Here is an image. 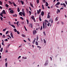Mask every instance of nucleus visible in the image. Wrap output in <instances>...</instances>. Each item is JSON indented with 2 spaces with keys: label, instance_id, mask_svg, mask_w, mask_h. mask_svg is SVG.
I'll list each match as a JSON object with an SVG mask.
<instances>
[{
  "label": "nucleus",
  "instance_id": "19",
  "mask_svg": "<svg viewBox=\"0 0 67 67\" xmlns=\"http://www.w3.org/2000/svg\"><path fill=\"white\" fill-rule=\"evenodd\" d=\"M11 26L13 27L14 28H15V26H14L13 25H11Z\"/></svg>",
  "mask_w": 67,
  "mask_h": 67
},
{
  "label": "nucleus",
  "instance_id": "36",
  "mask_svg": "<svg viewBox=\"0 0 67 67\" xmlns=\"http://www.w3.org/2000/svg\"><path fill=\"white\" fill-rule=\"evenodd\" d=\"M43 1V3H45V2H46V1H45V0H42Z\"/></svg>",
  "mask_w": 67,
  "mask_h": 67
},
{
  "label": "nucleus",
  "instance_id": "34",
  "mask_svg": "<svg viewBox=\"0 0 67 67\" xmlns=\"http://www.w3.org/2000/svg\"><path fill=\"white\" fill-rule=\"evenodd\" d=\"M22 14L23 16H25V14H24V13H22Z\"/></svg>",
  "mask_w": 67,
  "mask_h": 67
},
{
  "label": "nucleus",
  "instance_id": "49",
  "mask_svg": "<svg viewBox=\"0 0 67 67\" xmlns=\"http://www.w3.org/2000/svg\"><path fill=\"white\" fill-rule=\"evenodd\" d=\"M50 24V23H48V24L47 25V26H49Z\"/></svg>",
  "mask_w": 67,
  "mask_h": 67
},
{
  "label": "nucleus",
  "instance_id": "61",
  "mask_svg": "<svg viewBox=\"0 0 67 67\" xmlns=\"http://www.w3.org/2000/svg\"><path fill=\"white\" fill-rule=\"evenodd\" d=\"M5 60L6 61V62H7V58L5 59Z\"/></svg>",
  "mask_w": 67,
  "mask_h": 67
},
{
  "label": "nucleus",
  "instance_id": "45",
  "mask_svg": "<svg viewBox=\"0 0 67 67\" xmlns=\"http://www.w3.org/2000/svg\"><path fill=\"white\" fill-rule=\"evenodd\" d=\"M2 45H3V46H4V42H2Z\"/></svg>",
  "mask_w": 67,
  "mask_h": 67
},
{
  "label": "nucleus",
  "instance_id": "14",
  "mask_svg": "<svg viewBox=\"0 0 67 67\" xmlns=\"http://www.w3.org/2000/svg\"><path fill=\"white\" fill-rule=\"evenodd\" d=\"M19 15H21V16H22V14L21 12H19Z\"/></svg>",
  "mask_w": 67,
  "mask_h": 67
},
{
  "label": "nucleus",
  "instance_id": "42",
  "mask_svg": "<svg viewBox=\"0 0 67 67\" xmlns=\"http://www.w3.org/2000/svg\"><path fill=\"white\" fill-rule=\"evenodd\" d=\"M26 11H27V13H29V10H28V9H26Z\"/></svg>",
  "mask_w": 67,
  "mask_h": 67
},
{
  "label": "nucleus",
  "instance_id": "57",
  "mask_svg": "<svg viewBox=\"0 0 67 67\" xmlns=\"http://www.w3.org/2000/svg\"><path fill=\"white\" fill-rule=\"evenodd\" d=\"M29 12L30 15H31V12L30 11H29Z\"/></svg>",
  "mask_w": 67,
  "mask_h": 67
},
{
  "label": "nucleus",
  "instance_id": "29",
  "mask_svg": "<svg viewBox=\"0 0 67 67\" xmlns=\"http://www.w3.org/2000/svg\"><path fill=\"white\" fill-rule=\"evenodd\" d=\"M43 42H44V43L45 44H46V41H45V39H43Z\"/></svg>",
  "mask_w": 67,
  "mask_h": 67
},
{
  "label": "nucleus",
  "instance_id": "3",
  "mask_svg": "<svg viewBox=\"0 0 67 67\" xmlns=\"http://www.w3.org/2000/svg\"><path fill=\"white\" fill-rule=\"evenodd\" d=\"M48 60H47L46 62V63H45L44 64V65L45 66H46L48 64Z\"/></svg>",
  "mask_w": 67,
  "mask_h": 67
},
{
  "label": "nucleus",
  "instance_id": "21",
  "mask_svg": "<svg viewBox=\"0 0 67 67\" xmlns=\"http://www.w3.org/2000/svg\"><path fill=\"white\" fill-rule=\"evenodd\" d=\"M14 32H16L17 31V30H16V29H14Z\"/></svg>",
  "mask_w": 67,
  "mask_h": 67
},
{
  "label": "nucleus",
  "instance_id": "12",
  "mask_svg": "<svg viewBox=\"0 0 67 67\" xmlns=\"http://www.w3.org/2000/svg\"><path fill=\"white\" fill-rule=\"evenodd\" d=\"M39 18L40 21H42V19H41V16H39Z\"/></svg>",
  "mask_w": 67,
  "mask_h": 67
},
{
  "label": "nucleus",
  "instance_id": "13",
  "mask_svg": "<svg viewBox=\"0 0 67 67\" xmlns=\"http://www.w3.org/2000/svg\"><path fill=\"white\" fill-rule=\"evenodd\" d=\"M47 18H48V19H49V18H50V15H49V14H48Z\"/></svg>",
  "mask_w": 67,
  "mask_h": 67
},
{
  "label": "nucleus",
  "instance_id": "51",
  "mask_svg": "<svg viewBox=\"0 0 67 67\" xmlns=\"http://www.w3.org/2000/svg\"><path fill=\"white\" fill-rule=\"evenodd\" d=\"M41 9H39V13H41Z\"/></svg>",
  "mask_w": 67,
  "mask_h": 67
},
{
  "label": "nucleus",
  "instance_id": "4",
  "mask_svg": "<svg viewBox=\"0 0 67 67\" xmlns=\"http://www.w3.org/2000/svg\"><path fill=\"white\" fill-rule=\"evenodd\" d=\"M48 60H47L46 62V63H45L44 64V65L45 66H46L48 64Z\"/></svg>",
  "mask_w": 67,
  "mask_h": 67
},
{
  "label": "nucleus",
  "instance_id": "11",
  "mask_svg": "<svg viewBox=\"0 0 67 67\" xmlns=\"http://www.w3.org/2000/svg\"><path fill=\"white\" fill-rule=\"evenodd\" d=\"M57 13H59V12H60V10H59V9H57Z\"/></svg>",
  "mask_w": 67,
  "mask_h": 67
},
{
  "label": "nucleus",
  "instance_id": "55",
  "mask_svg": "<svg viewBox=\"0 0 67 67\" xmlns=\"http://www.w3.org/2000/svg\"><path fill=\"white\" fill-rule=\"evenodd\" d=\"M21 57V56H19L18 57V59H19V58H20Z\"/></svg>",
  "mask_w": 67,
  "mask_h": 67
},
{
  "label": "nucleus",
  "instance_id": "9",
  "mask_svg": "<svg viewBox=\"0 0 67 67\" xmlns=\"http://www.w3.org/2000/svg\"><path fill=\"white\" fill-rule=\"evenodd\" d=\"M48 6V3L47 2H46V7H47Z\"/></svg>",
  "mask_w": 67,
  "mask_h": 67
},
{
  "label": "nucleus",
  "instance_id": "47",
  "mask_svg": "<svg viewBox=\"0 0 67 67\" xmlns=\"http://www.w3.org/2000/svg\"><path fill=\"white\" fill-rule=\"evenodd\" d=\"M22 36L23 37H25V36L24 35H22Z\"/></svg>",
  "mask_w": 67,
  "mask_h": 67
},
{
  "label": "nucleus",
  "instance_id": "38",
  "mask_svg": "<svg viewBox=\"0 0 67 67\" xmlns=\"http://www.w3.org/2000/svg\"><path fill=\"white\" fill-rule=\"evenodd\" d=\"M58 17H57L56 18V19H55V20L56 21H57V20H58Z\"/></svg>",
  "mask_w": 67,
  "mask_h": 67
},
{
  "label": "nucleus",
  "instance_id": "31",
  "mask_svg": "<svg viewBox=\"0 0 67 67\" xmlns=\"http://www.w3.org/2000/svg\"><path fill=\"white\" fill-rule=\"evenodd\" d=\"M42 8L43 10H44V5H42Z\"/></svg>",
  "mask_w": 67,
  "mask_h": 67
},
{
  "label": "nucleus",
  "instance_id": "48",
  "mask_svg": "<svg viewBox=\"0 0 67 67\" xmlns=\"http://www.w3.org/2000/svg\"><path fill=\"white\" fill-rule=\"evenodd\" d=\"M3 38H4V37H5V35H3Z\"/></svg>",
  "mask_w": 67,
  "mask_h": 67
},
{
  "label": "nucleus",
  "instance_id": "2",
  "mask_svg": "<svg viewBox=\"0 0 67 67\" xmlns=\"http://www.w3.org/2000/svg\"><path fill=\"white\" fill-rule=\"evenodd\" d=\"M3 14H7L6 12H5V10H3L2 11V12L1 13Z\"/></svg>",
  "mask_w": 67,
  "mask_h": 67
},
{
  "label": "nucleus",
  "instance_id": "7",
  "mask_svg": "<svg viewBox=\"0 0 67 67\" xmlns=\"http://www.w3.org/2000/svg\"><path fill=\"white\" fill-rule=\"evenodd\" d=\"M60 2H58L56 4H55V5H59V4H60Z\"/></svg>",
  "mask_w": 67,
  "mask_h": 67
},
{
  "label": "nucleus",
  "instance_id": "50",
  "mask_svg": "<svg viewBox=\"0 0 67 67\" xmlns=\"http://www.w3.org/2000/svg\"><path fill=\"white\" fill-rule=\"evenodd\" d=\"M19 22L17 21V23H16V24H19Z\"/></svg>",
  "mask_w": 67,
  "mask_h": 67
},
{
  "label": "nucleus",
  "instance_id": "16",
  "mask_svg": "<svg viewBox=\"0 0 67 67\" xmlns=\"http://www.w3.org/2000/svg\"><path fill=\"white\" fill-rule=\"evenodd\" d=\"M63 5H64V7H66V4H65V3H63Z\"/></svg>",
  "mask_w": 67,
  "mask_h": 67
},
{
  "label": "nucleus",
  "instance_id": "22",
  "mask_svg": "<svg viewBox=\"0 0 67 67\" xmlns=\"http://www.w3.org/2000/svg\"><path fill=\"white\" fill-rule=\"evenodd\" d=\"M3 14L2 13H1V14H0V15L1 16H2V17H3Z\"/></svg>",
  "mask_w": 67,
  "mask_h": 67
},
{
  "label": "nucleus",
  "instance_id": "28",
  "mask_svg": "<svg viewBox=\"0 0 67 67\" xmlns=\"http://www.w3.org/2000/svg\"><path fill=\"white\" fill-rule=\"evenodd\" d=\"M2 51H3V48H2L1 49L0 52H2Z\"/></svg>",
  "mask_w": 67,
  "mask_h": 67
},
{
  "label": "nucleus",
  "instance_id": "37",
  "mask_svg": "<svg viewBox=\"0 0 67 67\" xmlns=\"http://www.w3.org/2000/svg\"><path fill=\"white\" fill-rule=\"evenodd\" d=\"M8 2H9V3L11 4H12V2H10V1H8Z\"/></svg>",
  "mask_w": 67,
  "mask_h": 67
},
{
  "label": "nucleus",
  "instance_id": "33",
  "mask_svg": "<svg viewBox=\"0 0 67 67\" xmlns=\"http://www.w3.org/2000/svg\"><path fill=\"white\" fill-rule=\"evenodd\" d=\"M37 4H38L39 3V0H37Z\"/></svg>",
  "mask_w": 67,
  "mask_h": 67
},
{
  "label": "nucleus",
  "instance_id": "63",
  "mask_svg": "<svg viewBox=\"0 0 67 67\" xmlns=\"http://www.w3.org/2000/svg\"><path fill=\"white\" fill-rule=\"evenodd\" d=\"M5 41H8V39H5Z\"/></svg>",
  "mask_w": 67,
  "mask_h": 67
},
{
  "label": "nucleus",
  "instance_id": "59",
  "mask_svg": "<svg viewBox=\"0 0 67 67\" xmlns=\"http://www.w3.org/2000/svg\"><path fill=\"white\" fill-rule=\"evenodd\" d=\"M65 4H66V5H67V1H65Z\"/></svg>",
  "mask_w": 67,
  "mask_h": 67
},
{
  "label": "nucleus",
  "instance_id": "26",
  "mask_svg": "<svg viewBox=\"0 0 67 67\" xmlns=\"http://www.w3.org/2000/svg\"><path fill=\"white\" fill-rule=\"evenodd\" d=\"M5 67H7L8 66V63H5Z\"/></svg>",
  "mask_w": 67,
  "mask_h": 67
},
{
  "label": "nucleus",
  "instance_id": "64",
  "mask_svg": "<svg viewBox=\"0 0 67 67\" xmlns=\"http://www.w3.org/2000/svg\"><path fill=\"white\" fill-rule=\"evenodd\" d=\"M60 10H63V8H61L60 9Z\"/></svg>",
  "mask_w": 67,
  "mask_h": 67
},
{
  "label": "nucleus",
  "instance_id": "17",
  "mask_svg": "<svg viewBox=\"0 0 67 67\" xmlns=\"http://www.w3.org/2000/svg\"><path fill=\"white\" fill-rule=\"evenodd\" d=\"M17 11L18 12H19L20 11V9L19 8H17Z\"/></svg>",
  "mask_w": 67,
  "mask_h": 67
},
{
  "label": "nucleus",
  "instance_id": "10",
  "mask_svg": "<svg viewBox=\"0 0 67 67\" xmlns=\"http://www.w3.org/2000/svg\"><path fill=\"white\" fill-rule=\"evenodd\" d=\"M30 5L32 7V8H34V7H33V5L31 3H30Z\"/></svg>",
  "mask_w": 67,
  "mask_h": 67
},
{
  "label": "nucleus",
  "instance_id": "53",
  "mask_svg": "<svg viewBox=\"0 0 67 67\" xmlns=\"http://www.w3.org/2000/svg\"><path fill=\"white\" fill-rule=\"evenodd\" d=\"M53 23V20H51V23Z\"/></svg>",
  "mask_w": 67,
  "mask_h": 67
},
{
  "label": "nucleus",
  "instance_id": "15",
  "mask_svg": "<svg viewBox=\"0 0 67 67\" xmlns=\"http://www.w3.org/2000/svg\"><path fill=\"white\" fill-rule=\"evenodd\" d=\"M10 12L11 13H14V12H13V10H12L10 11Z\"/></svg>",
  "mask_w": 67,
  "mask_h": 67
},
{
  "label": "nucleus",
  "instance_id": "58",
  "mask_svg": "<svg viewBox=\"0 0 67 67\" xmlns=\"http://www.w3.org/2000/svg\"><path fill=\"white\" fill-rule=\"evenodd\" d=\"M36 39H37L38 40V36H37H37Z\"/></svg>",
  "mask_w": 67,
  "mask_h": 67
},
{
  "label": "nucleus",
  "instance_id": "39",
  "mask_svg": "<svg viewBox=\"0 0 67 67\" xmlns=\"http://www.w3.org/2000/svg\"><path fill=\"white\" fill-rule=\"evenodd\" d=\"M20 19H21L22 20H23V18H22V17H21L20 18Z\"/></svg>",
  "mask_w": 67,
  "mask_h": 67
},
{
  "label": "nucleus",
  "instance_id": "30",
  "mask_svg": "<svg viewBox=\"0 0 67 67\" xmlns=\"http://www.w3.org/2000/svg\"><path fill=\"white\" fill-rule=\"evenodd\" d=\"M9 33V31H7L6 32V34L7 35V34H8Z\"/></svg>",
  "mask_w": 67,
  "mask_h": 67
},
{
  "label": "nucleus",
  "instance_id": "27",
  "mask_svg": "<svg viewBox=\"0 0 67 67\" xmlns=\"http://www.w3.org/2000/svg\"><path fill=\"white\" fill-rule=\"evenodd\" d=\"M21 3L22 4H23V5L24 4V2H23V1H21Z\"/></svg>",
  "mask_w": 67,
  "mask_h": 67
},
{
  "label": "nucleus",
  "instance_id": "60",
  "mask_svg": "<svg viewBox=\"0 0 67 67\" xmlns=\"http://www.w3.org/2000/svg\"><path fill=\"white\" fill-rule=\"evenodd\" d=\"M55 6H56V7L57 8H59V7H58V6L57 5H55Z\"/></svg>",
  "mask_w": 67,
  "mask_h": 67
},
{
  "label": "nucleus",
  "instance_id": "8",
  "mask_svg": "<svg viewBox=\"0 0 67 67\" xmlns=\"http://www.w3.org/2000/svg\"><path fill=\"white\" fill-rule=\"evenodd\" d=\"M10 36H11V37L12 38H13V34H12V33H10Z\"/></svg>",
  "mask_w": 67,
  "mask_h": 67
},
{
  "label": "nucleus",
  "instance_id": "35",
  "mask_svg": "<svg viewBox=\"0 0 67 67\" xmlns=\"http://www.w3.org/2000/svg\"><path fill=\"white\" fill-rule=\"evenodd\" d=\"M0 5H2V3L1 1H0Z\"/></svg>",
  "mask_w": 67,
  "mask_h": 67
},
{
  "label": "nucleus",
  "instance_id": "25",
  "mask_svg": "<svg viewBox=\"0 0 67 67\" xmlns=\"http://www.w3.org/2000/svg\"><path fill=\"white\" fill-rule=\"evenodd\" d=\"M7 28H6L5 29H4L3 30V31H6V30H7Z\"/></svg>",
  "mask_w": 67,
  "mask_h": 67
},
{
  "label": "nucleus",
  "instance_id": "62",
  "mask_svg": "<svg viewBox=\"0 0 67 67\" xmlns=\"http://www.w3.org/2000/svg\"><path fill=\"white\" fill-rule=\"evenodd\" d=\"M37 47H38L39 48H41V47H40V46H37Z\"/></svg>",
  "mask_w": 67,
  "mask_h": 67
},
{
  "label": "nucleus",
  "instance_id": "41",
  "mask_svg": "<svg viewBox=\"0 0 67 67\" xmlns=\"http://www.w3.org/2000/svg\"><path fill=\"white\" fill-rule=\"evenodd\" d=\"M42 29H43V26H41V29H40L41 31V30H42Z\"/></svg>",
  "mask_w": 67,
  "mask_h": 67
},
{
  "label": "nucleus",
  "instance_id": "24",
  "mask_svg": "<svg viewBox=\"0 0 67 67\" xmlns=\"http://www.w3.org/2000/svg\"><path fill=\"white\" fill-rule=\"evenodd\" d=\"M30 26L31 27V28H32L33 27V25H32V24H30Z\"/></svg>",
  "mask_w": 67,
  "mask_h": 67
},
{
  "label": "nucleus",
  "instance_id": "6",
  "mask_svg": "<svg viewBox=\"0 0 67 67\" xmlns=\"http://www.w3.org/2000/svg\"><path fill=\"white\" fill-rule=\"evenodd\" d=\"M44 14V12L43 11H42L41 13V15L43 16Z\"/></svg>",
  "mask_w": 67,
  "mask_h": 67
},
{
  "label": "nucleus",
  "instance_id": "52",
  "mask_svg": "<svg viewBox=\"0 0 67 67\" xmlns=\"http://www.w3.org/2000/svg\"><path fill=\"white\" fill-rule=\"evenodd\" d=\"M43 33L44 34V35H46V34H45V31L43 32Z\"/></svg>",
  "mask_w": 67,
  "mask_h": 67
},
{
  "label": "nucleus",
  "instance_id": "5",
  "mask_svg": "<svg viewBox=\"0 0 67 67\" xmlns=\"http://www.w3.org/2000/svg\"><path fill=\"white\" fill-rule=\"evenodd\" d=\"M43 29H44L45 28V25L44 24V22H43Z\"/></svg>",
  "mask_w": 67,
  "mask_h": 67
},
{
  "label": "nucleus",
  "instance_id": "20",
  "mask_svg": "<svg viewBox=\"0 0 67 67\" xmlns=\"http://www.w3.org/2000/svg\"><path fill=\"white\" fill-rule=\"evenodd\" d=\"M35 43L36 45H38V42H37L36 41Z\"/></svg>",
  "mask_w": 67,
  "mask_h": 67
},
{
  "label": "nucleus",
  "instance_id": "32",
  "mask_svg": "<svg viewBox=\"0 0 67 67\" xmlns=\"http://www.w3.org/2000/svg\"><path fill=\"white\" fill-rule=\"evenodd\" d=\"M0 19L1 21H2L3 20V18H2V17H1L0 18Z\"/></svg>",
  "mask_w": 67,
  "mask_h": 67
},
{
  "label": "nucleus",
  "instance_id": "44",
  "mask_svg": "<svg viewBox=\"0 0 67 67\" xmlns=\"http://www.w3.org/2000/svg\"><path fill=\"white\" fill-rule=\"evenodd\" d=\"M37 13L38 14H39V13H40V12H39V11H38V10H37Z\"/></svg>",
  "mask_w": 67,
  "mask_h": 67
},
{
  "label": "nucleus",
  "instance_id": "1",
  "mask_svg": "<svg viewBox=\"0 0 67 67\" xmlns=\"http://www.w3.org/2000/svg\"><path fill=\"white\" fill-rule=\"evenodd\" d=\"M37 33V31L36 30H33V34L34 35H35V34H36Z\"/></svg>",
  "mask_w": 67,
  "mask_h": 67
},
{
  "label": "nucleus",
  "instance_id": "46",
  "mask_svg": "<svg viewBox=\"0 0 67 67\" xmlns=\"http://www.w3.org/2000/svg\"><path fill=\"white\" fill-rule=\"evenodd\" d=\"M9 25H10L11 26V23H10V21H9Z\"/></svg>",
  "mask_w": 67,
  "mask_h": 67
},
{
  "label": "nucleus",
  "instance_id": "54",
  "mask_svg": "<svg viewBox=\"0 0 67 67\" xmlns=\"http://www.w3.org/2000/svg\"><path fill=\"white\" fill-rule=\"evenodd\" d=\"M28 41H29L30 42H31V40H30V39H29V38H28Z\"/></svg>",
  "mask_w": 67,
  "mask_h": 67
},
{
  "label": "nucleus",
  "instance_id": "43",
  "mask_svg": "<svg viewBox=\"0 0 67 67\" xmlns=\"http://www.w3.org/2000/svg\"><path fill=\"white\" fill-rule=\"evenodd\" d=\"M17 33L18 34H20V32H19L18 31H17Z\"/></svg>",
  "mask_w": 67,
  "mask_h": 67
},
{
  "label": "nucleus",
  "instance_id": "40",
  "mask_svg": "<svg viewBox=\"0 0 67 67\" xmlns=\"http://www.w3.org/2000/svg\"><path fill=\"white\" fill-rule=\"evenodd\" d=\"M26 21H27V24H28V23H29V20H28L27 19Z\"/></svg>",
  "mask_w": 67,
  "mask_h": 67
},
{
  "label": "nucleus",
  "instance_id": "23",
  "mask_svg": "<svg viewBox=\"0 0 67 67\" xmlns=\"http://www.w3.org/2000/svg\"><path fill=\"white\" fill-rule=\"evenodd\" d=\"M5 6H6V7H7V8H8L9 7V5H8L7 4H5Z\"/></svg>",
  "mask_w": 67,
  "mask_h": 67
},
{
  "label": "nucleus",
  "instance_id": "56",
  "mask_svg": "<svg viewBox=\"0 0 67 67\" xmlns=\"http://www.w3.org/2000/svg\"><path fill=\"white\" fill-rule=\"evenodd\" d=\"M14 7H16V5L15 4H14Z\"/></svg>",
  "mask_w": 67,
  "mask_h": 67
},
{
  "label": "nucleus",
  "instance_id": "18",
  "mask_svg": "<svg viewBox=\"0 0 67 67\" xmlns=\"http://www.w3.org/2000/svg\"><path fill=\"white\" fill-rule=\"evenodd\" d=\"M31 18L32 19V20H33L34 19H35L34 18V16H32V17H31Z\"/></svg>",
  "mask_w": 67,
  "mask_h": 67
}]
</instances>
